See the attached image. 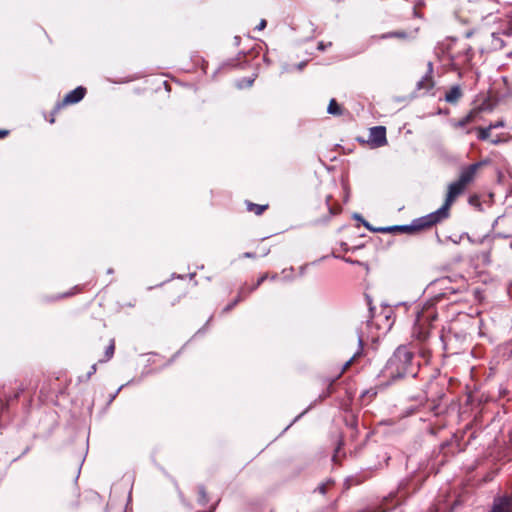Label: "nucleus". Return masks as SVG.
<instances>
[{
	"mask_svg": "<svg viewBox=\"0 0 512 512\" xmlns=\"http://www.w3.org/2000/svg\"><path fill=\"white\" fill-rule=\"evenodd\" d=\"M243 257H245V258H254L255 254H253L251 252H246V253L243 254Z\"/></svg>",
	"mask_w": 512,
	"mask_h": 512,
	"instance_id": "28",
	"label": "nucleus"
},
{
	"mask_svg": "<svg viewBox=\"0 0 512 512\" xmlns=\"http://www.w3.org/2000/svg\"><path fill=\"white\" fill-rule=\"evenodd\" d=\"M406 34L404 32H391L387 34H383L380 36L381 39L391 38V37H399L404 38Z\"/></svg>",
	"mask_w": 512,
	"mask_h": 512,
	"instance_id": "20",
	"label": "nucleus"
},
{
	"mask_svg": "<svg viewBox=\"0 0 512 512\" xmlns=\"http://www.w3.org/2000/svg\"><path fill=\"white\" fill-rule=\"evenodd\" d=\"M491 512H512V498L504 496L495 499Z\"/></svg>",
	"mask_w": 512,
	"mask_h": 512,
	"instance_id": "8",
	"label": "nucleus"
},
{
	"mask_svg": "<svg viewBox=\"0 0 512 512\" xmlns=\"http://www.w3.org/2000/svg\"><path fill=\"white\" fill-rule=\"evenodd\" d=\"M483 165V162L474 163L472 165H469L468 167L462 169L459 180L461 183H463L465 186L470 184L477 174V171L479 168Z\"/></svg>",
	"mask_w": 512,
	"mask_h": 512,
	"instance_id": "6",
	"label": "nucleus"
},
{
	"mask_svg": "<svg viewBox=\"0 0 512 512\" xmlns=\"http://www.w3.org/2000/svg\"><path fill=\"white\" fill-rule=\"evenodd\" d=\"M370 141L376 146L386 144V129L383 126H375L370 129Z\"/></svg>",
	"mask_w": 512,
	"mask_h": 512,
	"instance_id": "7",
	"label": "nucleus"
},
{
	"mask_svg": "<svg viewBox=\"0 0 512 512\" xmlns=\"http://www.w3.org/2000/svg\"><path fill=\"white\" fill-rule=\"evenodd\" d=\"M276 278H277V275H272V276H271V279H272V280H275Z\"/></svg>",
	"mask_w": 512,
	"mask_h": 512,
	"instance_id": "32",
	"label": "nucleus"
},
{
	"mask_svg": "<svg viewBox=\"0 0 512 512\" xmlns=\"http://www.w3.org/2000/svg\"><path fill=\"white\" fill-rule=\"evenodd\" d=\"M268 278V274H263L259 279L258 281L256 282L255 285L251 286V287H246V293L249 294L251 293L252 291L256 290L266 279Z\"/></svg>",
	"mask_w": 512,
	"mask_h": 512,
	"instance_id": "16",
	"label": "nucleus"
},
{
	"mask_svg": "<svg viewBox=\"0 0 512 512\" xmlns=\"http://www.w3.org/2000/svg\"><path fill=\"white\" fill-rule=\"evenodd\" d=\"M326 489H327V485L326 484H321L318 486L317 490L321 493V494H325L326 493Z\"/></svg>",
	"mask_w": 512,
	"mask_h": 512,
	"instance_id": "26",
	"label": "nucleus"
},
{
	"mask_svg": "<svg viewBox=\"0 0 512 512\" xmlns=\"http://www.w3.org/2000/svg\"><path fill=\"white\" fill-rule=\"evenodd\" d=\"M499 33H492L493 37V46L495 48H501L503 46L502 40L498 37Z\"/></svg>",
	"mask_w": 512,
	"mask_h": 512,
	"instance_id": "21",
	"label": "nucleus"
},
{
	"mask_svg": "<svg viewBox=\"0 0 512 512\" xmlns=\"http://www.w3.org/2000/svg\"><path fill=\"white\" fill-rule=\"evenodd\" d=\"M266 24H267L266 20L262 19L260 21V23L256 26V29L263 30L266 27Z\"/></svg>",
	"mask_w": 512,
	"mask_h": 512,
	"instance_id": "25",
	"label": "nucleus"
},
{
	"mask_svg": "<svg viewBox=\"0 0 512 512\" xmlns=\"http://www.w3.org/2000/svg\"><path fill=\"white\" fill-rule=\"evenodd\" d=\"M114 350H115V345H114V341L112 340L110 342V344L108 345V347L106 348V351H105L106 359H104L103 361H107V360L111 359L114 354Z\"/></svg>",
	"mask_w": 512,
	"mask_h": 512,
	"instance_id": "19",
	"label": "nucleus"
},
{
	"mask_svg": "<svg viewBox=\"0 0 512 512\" xmlns=\"http://www.w3.org/2000/svg\"><path fill=\"white\" fill-rule=\"evenodd\" d=\"M432 86H433V82H432L431 77H429V76L424 77L421 81L418 82L419 89L429 90L430 88H432Z\"/></svg>",
	"mask_w": 512,
	"mask_h": 512,
	"instance_id": "15",
	"label": "nucleus"
},
{
	"mask_svg": "<svg viewBox=\"0 0 512 512\" xmlns=\"http://www.w3.org/2000/svg\"><path fill=\"white\" fill-rule=\"evenodd\" d=\"M477 114L476 111H471L469 114H467L465 117L460 119L455 126L456 127H464L467 124L471 123L474 120L475 115Z\"/></svg>",
	"mask_w": 512,
	"mask_h": 512,
	"instance_id": "12",
	"label": "nucleus"
},
{
	"mask_svg": "<svg viewBox=\"0 0 512 512\" xmlns=\"http://www.w3.org/2000/svg\"><path fill=\"white\" fill-rule=\"evenodd\" d=\"M267 205H258L254 203H248L247 208L250 212L255 213L256 215H261L266 209Z\"/></svg>",
	"mask_w": 512,
	"mask_h": 512,
	"instance_id": "13",
	"label": "nucleus"
},
{
	"mask_svg": "<svg viewBox=\"0 0 512 512\" xmlns=\"http://www.w3.org/2000/svg\"><path fill=\"white\" fill-rule=\"evenodd\" d=\"M327 112L332 115H341L342 110L335 99H331L327 108Z\"/></svg>",
	"mask_w": 512,
	"mask_h": 512,
	"instance_id": "11",
	"label": "nucleus"
},
{
	"mask_svg": "<svg viewBox=\"0 0 512 512\" xmlns=\"http://www.w3.org/2000/svg\"><path fill=\"white\" fill-rule=\"evenodd\" d=\"M247 295L248 294L246 293V286L241 287L237 299L234 302H232L231 304H229L225 308V311H230L239 301L242 300V298H244Z\"/></svg>",
	"mask_w": 512,
	"mask_h": 512,
	"instance_id": "14",
	"label": "nucleus"
},
{
	"mask_svg": "<svg viewBox=\"0 0 512 512\" xmlns=\"http://www.w3.org/2000/svg\"><path fill=\"white\" fill-rule=\"evenodd\" d=\"M413 353L406 346H399L388 360L386 369L391 377L400 378L405 375L415 376L412 368Z\"/></svg>",
	"mask_w": 512,
	"mask_h": 512,
	"instance_id": "1",
	"label": "nucleus"
},
{
	"mask_svg": "<svg viewBox=\"0 0 512 512\" xmlns=\"http://www.w3.org/2000/svg\"><path fill=\"white\" fill-rule=\"evenodd\" d=\"M7 134V131L0 130V138L4 137Z\"/></svg>",
	"mask_w": 512,
	"mask_h": 512,
	"instance_id": "30",
	"label": "nucleus"
},
{
	"mask_svg": "<svg viewBox=\"0 0 512 512\" xmlns=\"http://www.w3.org/2000/svg\"><path fill=\"white\" fill-rule=\"evenodd\" d=\"M355 218H356V219H361V216H359V215H357V214H356V215H355Z\"/></svg>",
	"mask_w": 512,
	"mask_h": 512,
	"instance_id": "33",
	"label": "nucleus"
},
{
	"mask_svg": "<svg viewBox=\"0 0 512 512\" xmlns=\"http://www.w3.org/2000/svg\"><path fill=\"white\" fill-rule=\"evenodd\" d=\"M503 126H504V122L503 121H498V122H496L494 124H490L489 125L491 130L499 128V127H503Z\"/></svg>",
	"mask_w": 512,
	"mask_h": 512,
	"instance_id": "23",
	"label": "nucleus"
},
{
	"mask_svg": "<svg viewBox=\"0 0 512 512\" xmlns=\"http://www.w3.org/2000/svg\"><path fill=\"white\" fill-rule=\"evenodd\" d=\"M327 46H331V43L329 42V43L327 44ZM325 48H326V45H325L323 42H320V43L318 44V49H319V50H321V51H322V50H324Z\"/></svg>",
	"mask_w": 512,
	"mask_h": 512,
	"instance_id": "27",
	"label": "nucleus"
},
{
	"mask_svg": "<svg viewBox=\"0 0 512 512\" xmlns=\"http://www.w3.org/2000/svg\"><path fill=\"white\" fill-rule=\"evenodd\" d=\"M363 224L366 228H368L371 231L374 232H381V233H395L396 232V226H389V227H379V228H373L370 226V224L363 220Z\"/></svg>",
	"mask_w": 512,
	"mask_h": 512,
	"instance_id": "10",
	"label": "nucleus"
},
{
	"mask_svg": "<svg viewBox=\"0 0 512 512\" xmlns=\"http://www.w3.org/2000/svg\"><path fill=\"white\" fill-rule=\"evenodd\" d=\"M304 66H305V63H304V62L300 63V64H299V69H302Z\"/></svg>",
	"mask_w": 512,
	"mask_h": 512,
	"instance_id": "31",
	"label": "nucleus"
},
{
	"mask_svg": "<svg viewBox=\"0 0 512 512\" xmlns=\"http://www.w3.org/2000/svg\"><path fill=\"white\" fill-rule=\"evenodd\" d=\"M502 34L512 36V23L509 24L507 29L502 30Z\"/></svg>",
	"mask_w": 512,
	"mask_h": 512,
	"instance_id": "24",
	"label": "nucleus"
},
{
	"mask_svg": "<svg viewBox=\"0 0 512 512\" xmlns=\"http://www.w3.org/2000/svg\"><path fill=\"white\" fill-rule=\"evenodd\" d=\"M490 132H491V129L490 127H486V128H478V137L479 139L481 140H487L490 136Z\"/></svg>",
	"mask_w": 512,
	"mask_h": 512,
	"instance_id": "17",
	"label": "nucleus"
},
{
	"mask_svg": "<svg viewBox=\"0 0 512 512\" xmlns=\"http://www.w3.org/2000/svg\"><path fill=\"white\" fill-rule=\"evenodd\" d=\"M358 355H359V352L355 353V354H354V356L344 364V366H343V370H342L343 372H344V371H346V370L348 369V367L352 364V362L354 361V359H355Z\"/></svg>",
	"mask_w": 512,
	"mask_h": 512,
	"instance_id": "22",
	"label": "nucleus"
},
{
	"mask_svg": "<svg viewBox=\"0 0 512 512\" xmlns=\"http://www.w3.org/2000/svg\"><path fill=\"white\" fill-rule=\"evenodd\" d=\"M437 318V313L432 305L423 307L416 314L413 327V336L418 340L424 341L428 338L432 322Z\"/></svg>",
	"mask_w": 512,
	"mask_h": 512,
	"instance_id": "2",
	"label": "nucleus"
},
{
	"mask_svg": "<svg viewBox=\"0 0 512 512\" xmlns=\"http://www.w3.org/2000/svg\"><path fill=\"white\" fill-rule=\"evenodd\" d=\"M86 93V89L82 86L77 87L76 89L70 91L62 100L61 103L57 104V109H60L61 107L65 105L75 104L81 101Z\"/></svg>",
	"mask_w": 512,
	"mask_h": 512,
	"instance_id": "5",
	"label": "nucleus"
},
{
	"mask_svg": "<svg viewBox=\"0 0 512 512\" xmlns=\"http://www.w3.org/2000/svg\"><path fill=\"white\" fill-rule=\"evenodd\" d=\"M439 222L440 221L432 212L426 216L415 219L410 225H396V232L410 234L413 233L414 231L430 228Z\"/></svg>",
	"mask_w": 512,
	"mask_h": 512,
	"instance_id": "4",
	"label": "nucleus"
},
{
	"mask_svg": "<svg viewBox=\"0 0 512 512\" xmlns=\"http://www.w3.org/2000/svg\"><path fill=\"white\" fill-rule=\"evenodd\" d=\"M253 82L254 78H244L237 82V87L240 89L251 87L253 85Z\"/></svg>",
	"mask_w": 512,
	"mask_h": 512,
	"instance_id": "18",
	"label": "nucleus"
},
{
	"mask_svg": "<svg viewBox=\"0 0 512 512\" xmlns=\"http://www.w3.org/2000/svg\"><path fill=\"white\" fill-rule=\"evenodd\" d=\"M462 93H461V90L459 88V86H453L445 95V100L449 103H455L457 102L460 97H461Z\"/></svg>",
	"mask_w": 512,
	"mask_h": 512,
	"instance_id": "9",
	"label": "nucleus"
},
{
	"mask_svg": "<svg viewBox=\"0 0 512 512\" xmlns=\"http://www.w3.org/2000/svg\"><path fill=\"white\" fill-rule=\"evenodd\" d=\"M465 188L466 186L461 183L459 179L448 186V192L444 204L438 210L433 212L440 222L448 218L449 209L452 203L460 194L464 192Z\"/></svg>",
	"mask_w": 512,
	"mask_h": 512,
	"instance_id": "3",
	"label": "nucleus"
},
{
	"mask_svg": "<svg viewBox=\"0 0 512 512\" xmlns=\"http://www.w3.org/2000/svg\"><path fill=\"white\" fill-rule=\"evenodd\" d=\"M96 372V364H94L92 367H91V370L89 371L88 375L91 376L93 373Z\"/></svg>",
	"mask_w": 512,
	"mask_h": 512,
	"instance_id": "29",
	"label": "nucleus"
}]
</instances>
